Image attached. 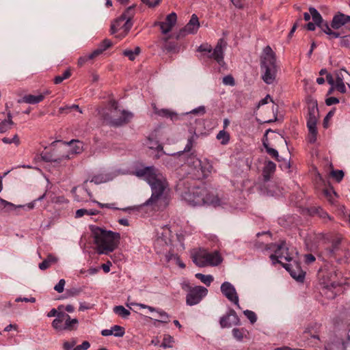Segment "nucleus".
<instances>
[{"label": "nucleus", "instance_id": "nucleus-26", "mask_svg": "<svg viewBox=\"0 0 350 350\" xmlns=\"http://www.w3.org/2000/svg\"><path fill=\"white\" fill-rule=\"evenodd\" d=\"M169 40L170 37H165L163 38V50L168 53H178L179 51L178 43L175 41H170Z\"/></svg>", "mask_w": 350, "mask_h": 350}, {"label": "nucleus", "instance_id": "nucleus-4", "mask_svg": "<svg viewBox=\"0 0 350 350\" xmlns=\"http://www.w3.org/2000/svg\"><path fill=\"white\" fill-rule=\"evenodd\" d=\"M226 45V41L224 38H220L218 40L214 49H213L211 44L204 43L198 47L197 51L202 53V57L209 59H214L218 64L223 66L224 64V49Z\"/></svg>", "mask_w": 350, "mask_h": 350}, {"label": "nucleus", "instance_id": "nucleus-36", "mask_svg": "<svg viewBox=\"0 0 350 350\" xmlns=\"http://www.w3.org/2000/svg\"><path fill=\"white\" fill-rule=\"evenodd\" d=\"M217 139L220 141L222 145H226L230 142V134L224 130L220 131L216 136Z\"/></svg>", "mask_w": 350, "mask_h": 350}, {"label": "nucleus", "instance_id": "nucleus-48", "mask_svg": "<svg viewBox=\"0 0 350 350\" xmlns=\"http://www.w3.org/2000/svg\"><path fill=\"white\" fill-rule=\"evenodd\" d=\"M194 142H195V137L194 136H191L188 139H187V143L184 148V150L182 152H189L193 145H194Z\"/></svg>", "mask_w": 350, "mask_h": 350}, {"label": "nucleus", "instance_id": "nucleus-18", "mask_svg": "<svg viewBox=\"0 0 350 350\" xmlns=\"http://www.w3.org/2000/svg\"><path fill=\"white\" fill-rule=\"evenodd\" d=\"M135 5L129 6L120 16L125 21L122 26L125 29V31H129L133 26L131 20L135 14Z\"/></svg>", "mask_w": 350, "mask_h": 350}, {"label": "nucleus", "instance_id": "nucleus-57", "mask_svg": "<svg viewBox=\"0 0 350 350\" xmlns=\"http://www.w3.org/2000/svg\"><path fill=\"white\" fill-rule=\"evenodd\" d=\"M335 88L336 90L340 92V93H345L347 92V89L345 85V83H335L334 84Z\"/></svg>", "mask_w": 350, "mask_h": 350}, {"label": "nucleus", "instance_id": "nucleus-40", "mask_svg": "<svg viewBox=\"0 0 350 350\" xmlns=\"http://www.w3.org/2000/svg\"><path fill=\"white\" fill-rule=\"evenodd\" d=\"M71 76L70 69L68 68L64 71V72L62 75L56 76L54 78L53 82L55 84H59L64 80L68 79Z\"/></svg>", "mask_w": 350, "mask_h": 350}, {"label": "nucleus", "instance_id": "nucleus-52", "mask_svg": "<svg viewBox=\"0 0 350 350\" xmlns=\"http://www.w3.org/2000/svg\"><path fill=\"white\" fill-rule=\"evenodd\" d=\"M66 282L64 279H61L59 282L54 286V289L58 293H62L64 289Z\"/></svg>", "mask_w": 350, "mask_h": 350}, {"label": "nucleus", "instance_id": "nucleus-8", "mask_svg": "<svg viewBox=\"0 0 350 350\" xmlns=\"http://www.w3.org/2000/svg\"><path fill=\"white\" fill-rule=\"evenodd\" d=\"M78 323L77 319H71L69 314L63 311L59 312L51 325L57 331H72L77 329Z\"/></svg>", "mask_w": 350, "mask_h": 350}, {"label": "nucleus", "instance_id": "nucleus-27", "mask_svg": "<svg viewBox=\"0 0 350 350\" xmlns=\"http://www.w3.org/2000/svg\"><path fill=\"white\" fill-rule=\"evenodd\" d=\"M276 165L271 161H269L263 168L262 176L265 181H268L270 179L271 174L275 170Z\"/></svg>", "mask_w": 350, "mask_h": 350}, {"label": "nucleus", "instance_id": "nucleus-60", "mask_svg": "<svg viewBox=\"0 0 350 350\" xmlns=\"http://www.w3.org/2000/svg\"><path fill=\"white\" fill-rule=\"evenodd\" d=\"M339 103V99L336 97H329L325 100V104L327 106H331Z\"/></svg>", "mask_w": 350, "mask_h": 350}, {"label": "nucleus", "instance_id": "nucleus-35", "mask_svg": "<svg viewBox=\"0 0 350 350\" xmlns=\"http://www.w3.org/2000/svg\"><path fill=\"white\" fill-rule=\"evenodd\" d=\"M46 195V191L42 194V196H40V197H38L37 199H36L35 200H33V202H31L25 205H18L17 206H16V210H19V209H27V210H31L34 208L35 206V202L36 201H41L42 200L45 196Z\"/></svg>", "mask_w": 350, "mask_h": 350}, {"label": "nucleus", "instance_id": "nucleus-31", "mask_svg": "<svg viewBox=\"0 0 350 350\" xmlns=\"http://www.w3.org/2000/svg\"><path fill=\"white\" fill-rule=\"evenodd\" d=\"M57 258L52 254H49L46 259L39 264V268L41 270L48 269L52 264L57 262Z\"/></svg>", "mask_w": 350, "mask_h": 350}, {"label": "nucleus", "instance_id": "nucleus-49", "mask_svg": "<svg viewBox=\"0 0 350 350\" xmlns=\"http://www.w3.org/2000/svg\"><path fill=\"white\" fill-rule=\"evenodd\" d=\"M157 313L159 314L161 319L160 320H156L158 322H161L163 323H167L169 322V315L167 312L163 310H159L157 311Z\"/></svg>", "mask_w": 350, "mask_h": 350}, {"label": "nucleus", "instance_id": "nucleus-45", "mask_svg": "<svg viewBox=\"0 0 350 350\" xmlns=\"http://www.w3.org/2000/svg\"><path fill=\"white\" fill-rule=\"evenodd\" d=\"M245 316L249 319L252 324H254L257 321V317L254 312L249 310L243 311Z\"/></svg>", "mask_w": 350, "mask_h": 350}, {"label": "nucleus", "instance_id": "nucleus-19", "mask_svg": "<svg viewBox=\"0 0 350 350\" xmlns=\"http://www.w3.org/2000/svg\"><path fill=\"white\" fill-rule=\"evenodd\" d=\"M319 118V109L317 104H313L308 107V113L307 117V127L317 128V124Z\"/></svg>", "mask_w": 350, "mask_h": 350}, {"label": "nucleus", "instance_id": "nucleus-6", "mask_svg": "<svg viewBox=\"0 0 350 350\" xmlns=\"http://www.w3.org/2000/svg\"><path fill=\"white\" fill-rule=\"evenodd\" d=\"M110 115L108 113L103 115V118L109 124L113 126H121L128 124L133 118V113L126 110H122L120 112V117L114 118L115 113H118V104L117 101L111 100L109 103Z\"/></svg>", "mask_w": 350, "mask_h": 350}, {"label": "nucleus", "instance_id": "nucleus-1", "mask_svg": "<svg viewBox=\"0 0 350 350\" xmlns=\"http://www.w3.org/2000/svg\"><path fill=\"white\" fill-rule=\"evenodd\" d=\"M136 174L137 176L144 178L152 189L151 197L144 205L150 206L154 211L165 208L168 204L167 199L164 195V191L168 185L165 177L154 166L140 169Z\"/></svg>", "mask_w": 350, "mask_h": 350}, {"label": "nucleus", "instance_id": "nucleus-12", "mask_svg": "<svg viewBox=\"0 0 350 350\" xmlns=\"http://www.w3.org/2000/svg\"><path fill=\"white\" fill-rule=\"evenodd\" d=\"M327 254L330 257L336 258L338 256L345 255V250L342 245V239L340 237H335L331 241V245L325 249Z\"/></svg>", "mask_w": 350, "mask_h": 350}, {"label": "nucleus", "instance_id": "nucleus-50", "mask_svg": "<svg viewBox=\"0 0 350 350\" xmlns=\"http://www.w3.org/2000/svg\"><path fill=\"white\" fill-rule=\"evenodd\" d=\"M64 309V306L61 305V306H59L57 309H55V308H53L52 310H51L48 313H47V317H56V318H57V316L59 315V312H63L62 310Z\"/></svg>", "mask_w": 350, "mask_h": 350}, {"label": "nucleus", "instance_id": "nucleus-46", "mask_svg": "<svg viewBox=\"0 0 350 350\" xmlns=\"http://www.w3.org/2000/svg\"><path fill=\"white\" fill-rule=\"evenodd\" d=\"M113 331V335L116 337H122L125 334V329L123 327L120 325H113L112 327Z\"/></svg>", "mask_w": 350, "mask_h": 350}, {"label": "nucleus", "instance_id": "nucleus-58", "mask_svg": "<svg viewBox=\"0 0 350 350\" xmlns=\"http://www.w3.org/2000/svg\"><path fill=\"white\" fill-rule=\"evenodd\" d=\"M340 46L350 47V36H344L340 40Z\"/></svg>", "mask_w": 350, "mask_h": 350}, {"label": "nucleus", "instance_id": "nucleus-42", "mask_svg": "<svg viewBox=\"0 0 350 350\" xmlns=\"http://www.w3.org/2000/svg\"><path fill=\"white\" fill-rule=\"evenodd\" d=\"M308 141L310 144H314L316 142L317 139L318 131L317 128H308Z\"/></svg>", "mask_w": 350, "mask_h": 350}, {"label": "nucleus", "instance_id": "nucleus-23", "mask_svg": "<svg viewBox=\"0 0 350 350\" xmlns=\"http://www.w3.org/2000/svg\"><path fill=\"white\" fill-rule=\"evenodd\" d=\"M213 166L207 161H201V165L196 170L198 172L199 178H207L211 172Z\"/></svg>", "mask_w": 350, "mask_h": 350}, {"label": "nucleus", "instance_id": "nucleus-47", "mask_svg": "<svg viewBox=\"0 0 350 350\" xmlns=\"http://www.w3.org/2000/svg\"><path fill=\"white\" fill-rule=\"evenodd\" d=\"M331 175L338 183H340L344 177V172L339 170H332Z\"/></svg>", "mask_w": 350, "mask_h": 350}, {"label": "nucleus", "instance_id": "nucleus-56", "mask_svg": "<svg viewBox=\"0 0 350 350\" xmlns=\"http://www.w3.org/2000/svg\"><path fill=\"white\" fill-rule=\"evenodd\" d=\"M90 54L88 55H85L83 57H80L78 59V65L79 66H83L88 60L93 59L95 57H90Z\"/></svg>", "mask_w": 350, "mask_h": 350}, {"label": "nucleus", "instance_id": "nucleus-41", "mask_svg": "<svg viewBox=\"0 0 350 350\" xmlns=\"http://www.w3.org/2000/svg\"><path fill=\"white\" fill-rule=\"evenodd\" d=\"M73 109L77 110L79 113H82V111L79 108V105H75V104L70 105V106L60 107L59 109V111L60 113H66L67 114V113H70Z\"/></svg>", "mask_w": 350, "mask_h": 350}, {"label": "nucleus", "instance_id": "nucleus-28", "mask_svg": "<svg viewBox=\"0 0 350 350\" xmlns=\"http://www.w3.org/2000/svg\"><path fill=\"white\" fill-rule=\"evenodd\" d=\"M263 56L261 57L260 62H276L275 55L269 46H267L263 50Z\"/></svg>", "mask_w": 350, "mask_h": 350}, {"label": "nucleus", "instance_id": "nucleus-37", "mask_svg": "<svg viewBox=\"0 0 350 350\" xmlns=\"http://www.w3.org/2000/svg\"><path fill=\"white\" fill-rule=\"evenodd\" d=\"M113 312L121 317L122 318L126 319L131 314V312L129 310L126 309L122 306H116L113 308Z\"/></svg>", "mask_w": 350, "mask_h": 350}, {"label": "nucleus", "instance_id": "nucleus-39", "mask_svg": "<svg viewBox=\"0 0 350 350\" xmlns=\"http://www.w3.org/2000/svg\"><path fill=\"white\" fill-rule=\"evenodd\" d=\"M350 77V74L345 69H340L335 72L336 83L344 82L345 76Z\"/></svg>", "mask_w": 350, "mask_h": 350}, {"label": "nucleus", "instance_id": "nucleus-43", "mask_svg": "<svg viewBox=\"0 0 350 350\" xmlns=\"http://www.w3.org/2000/svg\"><path fill=\"white\" fill-rule=\"evenodd\" d=\"M14 124L12 120L5 121L3 120L0 122V133H3L11 129V126Z\"/></svg>", "mask_w": 350, "mask_h": 350}, {"label": "nucleus", "instance_id": "nucleus-24", "mask_svg": "<svg viewBox=\"0 0 350 350\" xmlns=\"http://www.w3.org/2000/svg\"><path fill=\"white\" fill-rule=\"evenodd\" d=\"M113 46V42L109 39H104L98 46V48L90 53V57H96L105 51Z\"/></svg>", "mask_w": 350, "mask_h": 350}, {"label": "nucleus", "instance_id": "nucleus-34", "mask_svg": "<svg viewBox=\"0 0 350 350\" xmlns=\"http://www.w3.org/2000/svg\"><path fill=\"white\" fill-rule=\"evenodd\" d=\"M309 12H310L311 18H312L313 22L317 25V26L320 25L323 20L320 14V13L314 8H310Z\"/></svg>", "mask_w": 350, "mask_h": 350}, {"label": "nucleus", "instance_id": "nucleus-10", "mask_svg": "<svg viewBox=\"0 0 350 350\" xmlns=\"http://www.w3.org/2000/svg\"><path fill=\"white\" fill-rule=\"evenodd\" d=\"M260 69L263 81L268 85L273 84L278 72L276 62H260Z\"/></svg>", "mask_w": 350, "mask_h": 350}, {"label": "nucleus", "instance_id": "nucleus-32", "mask_svg": "<svg viewBox=\"0 0 350 350\" xmlns=\"http://www.w3.org/2000/svg\"><path fill=\"white\" fill-rule=\"evenodd\" d=\"M187 163L189 166L196 170L201 165V160L194 155L193 152L191 153L187 159Z\"/></svg>", "mask_w": 350, "mask_h": 350}, {"label": "nucleus", "instance_id": "nucleus-38", "mask_svg": "<svg viewBox=\"0 0 350 350\" xmlns=\"http://www.w3.org/2000/svg\"><path fill=\"white\" fill-rule=\"evenodd\" d=\"M195 276L208 286H210L211 283L213 281V277L211 275H204L198 273H196Z\"/></svg>", "mask_w": 350, "mask_h": 350}, {"label": "nucleus", "instance_id": "nucleus-16", "mask_svg": "<svg viewBox=\"0 0 350 350\" xmlns=\"http://www.w3.org/2000/svg\"><path fill=\"white\" fill-rule=\"evenodd\" d=\"M125 21L120 16L113 20L111 24V34H116V37L120 39L124 38L129 31H125V29L122 27Z\"/></svg>", "mask_w": 350, "mask_h": 350}, {"label": "nucleus", "instance_id": "nucleus-61", "mask_svg": "<svg viewBox=\"0 0 350 350\" xmlns=\"http://www.w3.org/2000/svg\"><path fill=\"white\" fill-rule=\"evenodd\" d=\"M52 202L57 203V204H63V203H68V201L67 199L65 198L64 196H57V197L54 198L52 200Z\"/></svg>", "mask_w": 350, "mask_h": 350}, {"label": "nucleus", "instance_id": "nucleus-17", "mask_svg": "<svg viewBox=\"0 0 350 350\" xmlns=\"http://www.w3.org/2000/svg\"><path fill=\"white\" fill-rule=\"evenodd\" d=\"M239 319L233 309H229L226 315L220 318L219 324L221 327H230L232 325H238Z\"/></svg>", "mask_w": 350, "mask_h": 350}, {"label": "nucleus", "instance_id": "nucleus-29", "mask_svg": "<svg viewBox=\"0 0 350 350\" xmlns=\"http://www.w3.org/2000/svg\"><path fill=\"white\" fill-rule=\"evenodd\" d=\"M70 147V152L72 154H79L83 150V143L77 139H72L67 143Z\"/></svg>", "mask_w": 350, "mask_h": 350}, {"label": "nucleus", "instance_id": "nucleus-53", "mask_svg": "<svg viewBox=\"0 0 350 350\" xmlns=\"http://www.w3.org/2000/svg\"><path fill=\"white\" fill-rule=\"evenodd\" d=\"M233 336L238 340H241L243 338V334L241 329L238 328H234L232 329Z\"/></svg>", "mask_w": 350, "mask_h": 350}, {"label": "nucleus", "instance_id": "nucleus-33", "mask_svg": "<svg viewBox=\"0 0 350 350\" xmlns=\"http://www.w3.org/2000/svg\"><path fill=\"white\" fill-rule=\"evenodd\" d=\"M141 49L139 46H136L134 51L130 49H126L122 52V54L129 58V60L133 61L136 57L139 55Z\"/></svg>", "mask_w": 350, "mask_h": 350}, {"label": "nucleus", "instance_id": "nucleus-63", "mask_svg": "<svg viewBox=\"0 0 350 350\" xmlns=\"http://www.w3.org/2000/svg\"><path fill=\"white\" fill-rule=\"evenodd\" d=\"M316 258L312 254H308L304 256V261L306 264H310L315 261Z\"/></svg>", "mask_w": 350, "mask_h": 350}, {"label": "nucleus", "instance_id": "nucleus-55", "mask_svg": "<svg viewBox=\"0 0 350 350\" xmlns=\"http://www.w3.org/2000/svg\"><path fill=\"white\" fill-rule=\"evenodd\" d=\"M105 180L106 179L103 175H96L92 178L90 181L95 184H100L105 182Z\"/></svg>", "mask_w": 350, "mask_h": 350}, {"label": "nucleus", "instance_id": "nucleus-20", "mask_svg": "<svg viewBox=\"0 0 350 350\" xmlns=\"http://www.w3.org/2000/svg\"><path fill=\"white\" fill-rule=\"evenodd\" d=\"M49 91H46L43 92L42 94H38V95H32V94H27L23 96L21 99L18 100V103H25L31 105H35L37 103H39L42 102L45 96L48 94H49Z\"/></svg>", "mask_w": 350, "mask_h": 350}, {"label": "nucleus", "instance_id": "nucleus-25", "mask_svg": "<svg viewBox=\"0 0 350 350\" xmlns=\"http://www.w3.org/2000/svg\"><path fill=\"white\" fill-rule=\"evenodd\" d=\"M319 274L321 277L326 278L327 282H330L332 284L335 282V278L337 277L336 270L334 267H331L329 270L325 267L319 270Z\"/></svg>", "mask_w": 350, "mask_h": 350}, {"label": "nucleus", "instance_id": "nucleus-13", "mask_svg": "<svg viewBox=\"0 0 350 350\" xmlns=\"http://www.w3.org/2000/svg\"><path fill=\"white\" fill-rule=\"evenodd\" d=\"M282 267L288 271L291 277L297 281H304L306 272L301 269L300 263L293 261L292 263L282 264Z\"/></svg>", "mask_w": 350, "mask_h": 350}, {"label": "nucleus", "instance_id": "nucleus-51", "mask_svg": "<svg viewBox=\"0 0 350 350\" xmlns=\"http://www.w3.org/2000/svg\"><path fill=\"white\" fill-rule=\"evenodd\" d=\"M266 152L272 158L276 159L277 161H279V159H278V157H279L278 152L275 149L270 148L269 146L267 148H266Z\"/></svg>", "mask_w": 350, "mask_h": 350}, {"label": "nucleus", "instance_id": "nucleus-64", "mask_svg": "<svg viewBox=\"0 0 350 350\" xmlns=\"http://www.w3.org/2000/svg\"><path fill=\"white\" fill-rule=\"evenodd\" d=\"M88 210L85 208L78 209L75 213V218H80L85 215H88Z\"/></svg>", "mask_w": 350, "mask_h": 350}, {"label": "nucleus", "instance_id": "nucleus-54", "mask_svg": "<svg viewBox=\"0 0 350 350\" xmlns=\"http://www.w3.org/2000/svg\"><path fill=\"white\" fill-rule=\"evenodd\" d=\"M223 83L225 85H228L233 86L235 84L234 79L231 75H227L223 78Z\"/></svg>", "mask_w": 350, "mask_h": 350}, {"label": "nucleus", "instance_id": "nucleus-14", "mask_svg": "<svg viewBox=\"0 0 350 350\" xmlns=\"http://www.w3.org/2000/svg\"><path fill=\"white\" fill-rule=\"evenodd\" d=\"M221 291L222 294L231 302L235 304L238 308H241L239 304V297L234 286L228 282H224L221 285Z\"/></svg>", "mask_w": 350, "mask_h": 350}, {"label": "nucleus", "instance_id": "nucleus-15", "mask_svg": "<svg viewBox=\"0 0 350 350\" xmlns=\"http://www.w3.org/2000/svg\"><path fill=\"white\" fill-rule=\"evenodd\" d=\"M177 21V16L175 12H172L168 14L165 21L163 22H157L154 25H158L160 27L161 31L162 33L167 34L174 27Z\"/></svg>", "mask_w": 350, "mask_h": 350}, {"label": "nucleus", "instance_id": "nucleus-30", "mask_svg": "<svg viewBox=\"0 0 350 350\" xmlns=\"http://www.w3.org/2000/svg\"><path fill=\"white\" fill-rule=\"evenodd\" d=\"M155 113L159 116L170 118L172 121L178 120L177 113L167 109H157Z\"/></svg>", "mask_w": 350, "mask_h": 350}, {"label": "nucleus", "instance_id": "nucleus-44", "mask_svg": "<svg viewBox=\"0 0 350 350\" xmlns=\"http://www.w3.org/2000/svg\"><path fill=\"white\" fill-rule=\"evenodd\" d=\"M174 342V338L170 335H165L163 342L161 343V347L164 348L172 347V344Z\"/></svg>", "mask_w": 350, "mask_h": 350}, {"label": "nucleus", "instance_id": "nucleus-3", "mask_svg": "<svg viewBox=\"0 0 350 350\" xmlns=\"http://www.w3.org/2000/svg\"><path fill=\"white\" fill-rule=\"evenodd\" d=\"M188 202L193 206L212 205L220 206L221 200L213 191L205 187H198L188 195Z\"/></svg>", "mask_w": 350, "mask_h": 350}, {"label": "nucleus", "instance_id": "nucleus-7", "mask_svg": "<svg viewBox=\"0 0 350 350\" xmlns=\"http://www.w3.org/2000/svg\"><path fill=\"white\" fill-rule=\"evenodd\" d=\"M181 287L186 294V304L189 306L198 304L207 295L208 290L202 286H191L189 282L181 284Z\"/></svg>", "mask_w": 350, "mask_h": 350}, {"label": "nucleus", "instance_id": "nucleus-59", "mask_svg": "<svg viewBox=\"0 0 350 350\" xmlns=\"http://www.w3.org/2000/svg\"><path fill=\"white\" fill-rule=\"evenodd\" d=\"M144 4L148 5L149 8H155L161 3V0H155V3H152L150 0H141Z\"/></svg>", "mask_w": 350, "mask_h": 350}, {"label": "nucleus", "instance_id": "nucleus-22", "mask_svg": "<svg viewBox=\"0 0 350 350\" xmlns=\"http://www.w3.org/2000/svg\"><path fill=\"white\" fill-rule=\"evenodd\" d=\"M349 23V26H348V28L350 30V16L340 14L334 16L331 26L332 28L338 29L342 25H348Z\"/></svg>", "mask_w": 350, "mask_h": 350}, {"label": "nucleus", "instance_id": "nucleus-21", "mask_svg": "<svg viewBox=\"0 0 350 350\" xmlns=\"http://www.w3.org/2000/svg\"><path fill=\"white\" fill-rule=\"evenodd\" d=\"M349 342H344L338 338H334L325 345V350H347Z\"/></svg>", "mask_w": 350, "mask_h": 350}, {"label": "nucleus", "instance_id": "nucleus-11", "mask_svg": "<svg viewBox=\"0 0 350 350\" xmlns=\"http://www.w3.org/2000/svg\"><path fill=\"white\" fill-rule=\"evenodd\" d=\"M200 27V23L196 14H192L189 23L181 29L179 30L176 36V39L178 40L188 34H194L197 32Z\"/></svg>", "mask_w": 350, "mask_h": 350}, {"label": "nucleus", "instance_id": "nucleus-5", "mask_svg": "<svg viewBox=\"0 0 350 350\" xmlns=\"http://www.w3.org/2000/svg\"><path fill=\"white\" fill-rule=\"evenodd\" d=\"M193 262L198 267L217 266L222 262V258L218 251L209 252L200 250L191 254Z\"/></svg>", "mask_w": 350, "mask_h": 350}, {"label": "nucleus", "instance_id": "nucleus-9", "mask_svg": "<svg viewBox=\"0 0 350 350\" xmlns=\"http://www.w3.org/2000/svg\"><path fill=\"white\" fill-rule=\"evenodd\" d=\"M269 249L274 251V254H271L269 256L273 265L280 263L282 265L284 263L280 261L282 259L288 262L292 260L284 241H282L278 245L272 243L269 247Z\"/></svg>", "mask_w": 350, "mask_h": 350}, {"label": "nucleus", "instance_id": "nucleus-62", "mask_svg": "<svg viewBox=\"0 0 350 350\" xmlns=\"http://www.w3.org/2000/svg\"><path fill=\"white\" fill-rule=\"evenodd\" d=\"M320 25H318L321 29L327 34V32H329L331 30V28L329 27L328 23L327 22L323 21Z\"/></svg>", "mask_w": 350, "mask_h": 350}, {"label": "nucleus", "instance_id": "nucleus-2", "mask_svg": "<svg viewBox=\"0 0 350 350\" xmlns=\"http://www.w3.org/2000/svg\"><path fill=\"white\" fill-rule=\"evenodd\" d=\"M90 229L99 254H108L118 247L120 239V234L118 232L95 226H90Z\"/></svg>", "mask_w": 350, "mask_h": 350}]
</instances>
